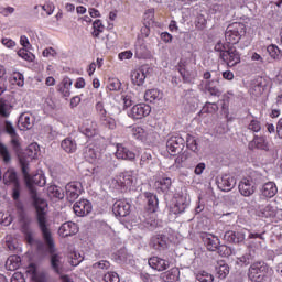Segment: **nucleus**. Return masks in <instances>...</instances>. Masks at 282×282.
Instances as JSON below:
<instances>
[{"label":"nucleus","mask_w":282,"mask_h":282,"mask_svg":"<svg viewBox=\"0 0 282 282\" xmlns=\"http://www.w3.org/2000/svg\"><path fill=\"white\" fill-rule=\"evenodd\" d=\"M37 226L47 246L51 270L55 274H63V271L65 270V257L61 253V251H58V249H56L54 245V238L52 237V231L50 230L47 218H44L42 215H40Z\"/></svg>","instance_id":"nucleus-1"},{"label":"nucleus","mask_w":282,"mask_h":282,"mask_svg":"<svg viewBox=\"0 0 282 282\" xmlns=\"http://www.w3.org/2000/svg\"><path fill=\"white\" fill-rule=\"evenodd\" d=\"M45 184H46L45 175H43L42 173L30 176V183H26V186L30 189L31 197L33 199L34 207L36 209L37 224H39L40 215L44 217V219H47V217L45 216L46 209H47V202L39 197V194H36V189L34 188V185L43 187L45 186Z\"/></svg>","instance_id":"nucleus-2"},{"label":"nucleus","mask_w":282,"mask_h":282,"mask_svg":"<svg viewBox=\"0 0 282 282\" xmlns=\"http://www.w3.org/2000/svg\"><path fill=\"white\" fill-rule=\"evenodd\" d=\"M248 279L251 282H272L270 267L263 260L254 261L248 269Z\"/></svg>","instance_id":"nucleus-3"},{"label":"nucleus","mask_w":282,"mask_h":282,"mask_svg":"<svg viewBox=\"0 0 282 282\" xmlns=\"http://www.w3.org/2000/svg\"><path fill=\"white\" fill-rule=\"evenodd\" d=\"M246 34V24L234 22L229 24L225 31V40L229 45H237L241 41V36Z\"/></svg>","instance_id":"nucleus-4"},{"label":"nucleus","mask_w":282,"mask_h":282,"mask_svg":"<svg viewBox=\"0 0 282 282\" xmlns=\"http://www.w3.org/2000/svg\"><path fill=\"white\" fill-rule=\"evenodd\" d=\"M178 72L184 83H194L197 78V69L191 59H181L178 62Z\"/></svg>","instance_id":"nucleus-5"},{"label":"nucleus","mask_w":282,"mask_h":282,"mask_svg":"<svg viewBox=\"0 0 282 282\" xmlns=\"http://www.w3.org/2000/svg\"><path fill=\"white\" fill-rule=\"evenodd\" d=\"M238 188L242 197H250L254 195V192L257 191V183L251 176H248L239 182Z\"/></svg>","instance_id":"nucleus-6"},{"label":"nucleus","mask_w":282,"mask_h":282,"mask_svg":"<svg viewBox=\"0 0 282 282\" xmlns=\"http://www.w3.org/2000/svg\"><path fill=\"white\" fill-rule=\"evenodd\" d=\"M224 63H227L228 67H235L241 63V55L235 47H229L227 51L219 55Z\"/></svg>","instance_id":"nucleus-7"},{"label":"nucleus","mask_w":282,"mask_h":282,"mask_svg":"<svg viewBox=\"0 0 282 282\" xmlns=\"http://www.w3.org/2000/svg\"><path fill=\"white\" fill-rule=\"evenodd\" d=\"M149 113H151V106L147 104H137L130 109L128 116L129 118H133V120H142V118H147Z\"/></svg>","instance_id":"nucleus-8"},{"label":"nucleus","mask_w":282,"mask_h":282,"mask_svg":"<svg viewBox=\"0 0 282 282\" xmlns=\"http://www.w3.org/2000/svg\"><path fill=\"white\" fill-rule=\"evenodd\" d=\"M117 184L121 187L135 186V184H138V173H135V171H127L119 174L117 177Z\"/></svg>","instance_id":"nucleus-9"},{"label":"nucleus","mask_w":282,"mask_h":282,"mask_svg":"<svg viewBox=\"0 0 282 282\" xmlns=\"http://www.w3.org/2000/svg\"><path fill=\"white\" fill-rule=\"evenodd\" d=\"M218 188L225 193H228L237 185V178L230 174H224L217 180Z\"/></svg>","instance_id":"nucleus-10"},{"label":"nucleus","mask_w":282,"mask_h":282,"mask_svg":"<svg viewBox=\"0 0 282 282\" xmlns=\"http://www.w3.org/2000/svg\"><path fill=\"white\" fill-rule=\"evenodd\" d=\"M91 202L87 199H80L73 206V210L77 217H85L91 213Z\"/></svg>","instance_id":"nucleus-11"},{"label":"nucleus","mask_w":282,"mask_h":282,"mask_svg":"<svg viewBox=\"0 0 282 282\" xmlns=\"http://www.w3.org/2000/svg\"><path fill=\"white\" fill-rule=\"evenodd\" d=\"M204 93L208 94V96H212L213 98H219V96H221V89H219V78L205 82Z\"/></svg>","instance_id":"nucleus-12"},{"label":"nucleus","mask_w":282,"mask_h":282,"mask_svg":"<svg viewBox=\"0 0 282 282\" xmlns=\"http://www.w3.org/2000/svg\"><path fill=\"white\" fill-rule=\"evenodd\" d=\"M112 213L116 217H127L131 213V204L127 200H117L112 206Z\"/></svg>","instance_id":"nucleus-13"},{"label":"nucleus","mask_w":282,"mask_h":282,"mask_svg":"<svg viewBox=\"0 0 282 282\" xmlns=\"http://www.w3.org/2000/svg\"><path fill=\"white\" fill-rule=\"evenodd\" d=\"M166 149L170 153H180L184 151V138L171 137L166 142Z\"/></svg>","instance_id":"nucleus-14"},{"label":"nucleus","mask_w":282,"mask_h":282,"mask_svg":"<svg viewBox=\"0 0 282 282\" xmlns=\"http://www.w3.org/2000/svg\"><path fill=\"white\" fill-rule=\"evenodd\" d=\"M148 263L152 270H156V272H164V270H169L171 267V262L169 260H164L160 257H152L148 260Z\"/></svg>","instance_id":"nucleus-15"},{"label":"nucleus","mask_w":282,"mask_h":282,"mask_svg":"<svg viewBox=\"0 0 282 282\" xmlns=\"http://www.w3.org/2000/svg\"><path fill=\"white\" fill-rule=\"evenodd\" d=\"M77 232H78V225L74 221H66L58 229L59 237H64V238L77 235Z\"/></svg>","instance_id":"nucleus-16"},{"label":"nucleus","mask_w":282,"mask_h":282,"mask_svg":"<svg viewBox=\"0 0 282 282\" xmlns=\"http://www.w3.org/2000/svg\"><path fill=\"white\" fill-rule=\"evenodd\" d=\"M225 241H228L229 243H243L246 241V231H226L224 235Z\"/></svg>","instance_id":"nucleus-17"},{"label":"nucleus","mask_w":282,"mask_h":282,"mask_svg":"<svg viewBox=\"0 0 282 282\" xmlns=\"http://www.w3.org/2000/svg\"><path fill=\"white\" fill-rule=\"evenodd\" d=\"M65 189H66V197L70 203L76 202V199L80 197V183L78 182L68 183Z\"/></svg>","instance_id":"nucleus-18"},{"label":"nucleus","mask_w":282,"mask_h":282,"mask_svg":"<svg viewBox=\"0 0 282 282\" xmlns=\"http://www.w3.org/2000/svg\"><path fill=\"white\" fill-rule=\"evenodd\" d=\"M169 238L164 235H156L151 238L150 246L154 250H158L159 252L162 250H166V246Z\"/></svg>","instance_id":"nucleus-19"},{"label":"nucleus","mask_w":282,"mask_h":282,"mask_svg":"<svg viewBox=\"0 0 282 282\" xmlns=\"http://www.w3.org/2000/svg\"><path fill=\"white\" fill-rule=\"evenodd\" d=\"M203 241L210 252H215L217 248H219V238L214 236L213 234H205L203 235Z\"/></svg>","instance_id":"nucleus-20"},{"label":"nucleus","mask_w":282,"mask_h":282,"mask_svg":"<svg viewBox=\"0 0 282 282\" xmlns=\"http://www.w3.org/2000/svg\"><path fill=\"white\" fill-rule=\"evenodd\" d=\"M80 131L87 138H94V135H98V122H96V121H86L82 126Z\"/></svg>","instance_id":"nucleus-21"},{"label":"nucleus","mask_w":282,"mask_h":282,"mask_svg":"<svg viewBox=\"0 0 282 282\" xmlns=\"http://www.w3.org/2000/svg\"><path fill=\"white\" fill-rule=\"evenodd\" d=\"M18 127L20 131L32 129V127H34V119L32 118V115L28 112L22 113L18 120Z\"/></svg>","instance_id":"nucleus-22"},{"label":"nucleus","mask_w":282,"mask_h":282,"mask_svg":"<svg viewBox=\"0 0 282 282\" xmlns=\"http://www.w3.org/2000/svg\"><path fill=\"white\" fill-rule=\"evenodd\" d=\"M116 158H118V160H129L132 162V160H135V153L124 148L122 144H117Z\"/></svg>","instance_id":"nucleus-23"},{"label":"nucleus","mask_w":282,"mask_h":282,"mask_svg":"<svg viewBox=\"0 0 282 282\" xmlns=\"http://www.w3.org/2000/svg\"><path fill=\"white\" fill-rule=\"evenodd\" d=\"M135 57L137 58H150L151 52L147 48L144 40H138L135 43Z\"/></svg>","instance_id":"nucleus-24"},{"label":"nucleus","mask_w":282,"mask_h":282,"mask_svg":"<svg viewBox=\"0 0 282 282\" xmlns=\"http://www.w3.org/2000/svg\"><path fill=\"white\" fill-rule=\"evenodd\" d=\"M144 80H147V73L144 69H135L131 73V83L132 85H137V87H142L144 85Z\"/></svg>","instance_id":"nucleus-25"},{"label":"nucleus","mask_w":282,"mask_h":282,"mask_svg":"<svg viewBox=\"0 0 282 282\" xmlns=\"http://www.w3.org/2000/svg\"><path fill=\"white\" fill-rule=\"evenodd\" d=\"M254 260H256L254 250H249L245 254L238 257L236 263L237 265L247 267V265H251V263H254Z\"/></svg>","instance_id":"nucleus-26"},{"label":"nucleus","mask_w":282,"mask_h":282,"mask_svg":"<svg viewBox=\"0 0 282 282\" xmlns=\"http://www.w3.org/2000/svg\"><path fill=\"white\" fill-rule=\"evenodd\" d=\"M163 97L164 94L158 88L149 89L144 94V99L147 100V102H160Z\"/></svg>","instance_id":"nucleus-27"},{"label":"nucleus","mask_w":282,"mask_h":282,"mask_svg":"<svg viewBox=\"0 0 282 282\" xmlns=\"http://www.w3.org/2000/svg\"><path fill=\"white\" fill-rule=\"evenodd\" d=\"M249 149H260L262 151H268L270 145L264 137L254 135L253 140L249 143Z\"/></svg>","instance_id":"nucleus-28"},{"label":"nucleus","mask_w":282,"mask_h":282,"mask_svg":"<svg viewBox=\"0 0 282 282\" xmlns=\"http://www.w3.org/2000/svg\"><path fill=\"white\" fill-rule=\"evenodd\" d=\"M260 192L262 197L272 198L274 197V195H276L279 189L276 188V184H274V182H268L264 185H262Z\"/></svg>","instance_id":"nucleus-29"},{"label":"nucleus","mask_w":282,"mask_h":282,"mask_svg":"<svg viewBox=\"0 0 282 282\" xmlns=\"http://www.w3.org/2000/svg\"><path fill=\"white\" fill-rule=\"evenodd\" d=\"M57 91H59V94H62L63 98H69V96H72V79H69L68 77H65L62 80V84L57 86Z\"/></svg>","instance_id":"nucleus-30"},{"label":"nucleus","mask_w":282,"mask_h":282,"mask_svg":"<svg viewBox=\"0 0 282 282\" xmlns=\"http://www.w3.org/2000/svg\"><path fill=\"white\" fill-rule=\"evenodd\" d=\"M84 158L90 162L94 163L98 158H100V152L96 150V147L94 145H88L84 149Z\"/></svg>","instance_id":"nucleus-31"},{"label":"nucleus","mask_w":282,"mask_h":282,"mask_svg":"<svg viewBox=\"0 0 282 282\" xmlns=\"http://www.w3.org/2000/svg\"><path fill=\"white\" fill-rule=\"evenodd\" d=\"M61 147L63 151L66 153H76V150L78 149V144L76 143V140L72 138H66L62 141Z\"/></svg>","instance_id":"nucleus-32"},{"label":"nucleus","mask_w":282,"mask_h":282,"mask_svg":"<svg viewBox=\"0 0 282 282\" xmlns=\"http://www.w3.org/2000/svg\"><path fill=\"white\" fill-rule=\"evenodd\" d=\"M3 182L6 185L13 184V186H15L17 184H19V178L17 177V172L14 171V169H9L3 174Z\"/></svg>","instance_id":"nucleus-33"},{"label":"nucleus","mask_w":282,"mask_h":282,"mask_svg":"<svg viewBox=\"0 0 282 282\" xmlns=\"http://www.w3.org/2000/svg\"><path fill=\"white\" fill-rule=\"evenodd\" d=\"M144 195L148 202L149 213H155L158 210V196L149 192L145 193Z\"/></svg>","instance_id":"nucleus-34"},{"label":"nucleus","mask_w":282,"mask_h":282,"mask_svg":"<svg viewBox=\"0 0 282 282\" xmlns=\"http://www.w3.org/2000/svg\"><path fill=\"white\" fill-rule=\"evenodd\" d=\"M20 166L24 177L25 184H30V162L25 160V158H20Z\"/></svg>","instance_id":"nucleus-35"},{"label":"nucleus","mask_w":282,"mask_h":282,"mask_svg":"<svg viewBox=\"0 0 282 282\" xmlns=\"http://www.w3.org/2000/svg\"><path fill=\"white\" fill-rule=\"evenodd\" d=\"M173 181L171 177H162L155 182V187L162 191V193H167L170 191Z\"/></svg>","instance_id":"nucleus-36"},{"label":"nucleus","mask_w":282,"mask_h":282,"mask_svg":"<svg viewBox=\"0 0 282 282\" xmlns=\"http://www.w3.org/2000/svg\"><path fill=\"white\" fill-rule=\"evenodd\" d=\"M47 194H48V197L55 198V199H63V197H65V194L63 193V188L56 185H51L47 188Z\"/></svg>","instance_id":"nucleus-37"},{"label":"nucleus","mask_w":282,"mask_h":282,"mask_svg":"<svg viewBox=\"0 0 282 282\" xmlns=\"http://www.w3.org/2000/svg\"><path fill=\"white\" fill-rule=\"evenodd\" d=\"M6 265L11 271L18 270V268L21 267V257H19V256H10L8 258V260H7Z\"/></svg>","instance_id":"nucleus-38"},{"label":"nucleus","mask_w":282,"mask_h":282,"mask_svg":"<svg viewBox=\"0 0 282 282\" xmlns=\"http://www.w3.org/2000/svg\"><path fill=\"white\" fill-rule=\"evenodd\" d=\"M259 217H274L276 215V208H274L272 205H267L264 207H261L258 212Z\"/></svg>","instance_id":"nucleus-39"},{"label":"nucleus","mask_w":282,"mask_h":282,"mask_svg":"<svg viewBox=\"0 0 282 282\" xmlns=\"http://www.w3.org/2000/svg\"><path fill=\"white\" fill-rule=\"evenodd\" d=\"M216 274H218V279H226V276L230 274V269L228 268V264L224 262H218V265H216Z\"/></svg>","instance_id":"nucleus-40"},{"label":"nucleus","mask_w":282,"mask_h":282,"mask_svg":"<svg viewBox=\"0 0 282 282\" xmlns=\"http://www.w3.org/2000/svg\"><path fill=\"white\" fill-rule=\"evenodd\" d=\"M151 165H153V155H151L149 152H143L140 159V167L149 169Z\"/></svg>","instance_id":"nucleus-41"},{"label":"nucleus","mask_w":282,"mask_h":282,"mask_svg":"<svg viewBox=\"0 0 282 282\" xmlns=\"http://www.w3.org/2000/svg\"><path fill=\"white\" fill-rule=\"evenodd\" d=\"M131 134L133 135V138H135V140H147V131L143 130L142 127L140 126H134L131 129Z\"/></svg>","instance_id":"nucleus-42"},{"label":"nucleus","mask_w":282,"mask_h":282,"mask_svg":"<svg viewBox=\"0 0 282 282\" xmlns=\"http://www.w3.org/2000/svg\"><path fill=\"white\" fill-rule=\"evenodd\" d=\"M99 122L101 127H106V129H110L111 131H113V129H116L117 127L116 119L109 117V115H107L102 119H99Z\"/></svg>","instance_id":"nucleus-43"},{"label":"nucleus","mask_w":282,"mask_h":282,"mask_svg":"<svg viewBox=\"0 0 282 282\" xmlns=\"http://www.w3.org/2000/svg\"><path fill=\"white\" fill-rule=\"evenodd\" d=\"M107 87L109 91H122V82L118 78H110Z\"/></svg>","instance_id":"nucleus-44"},{"label":"nucleus","mask_w":282,"mask_h":282,"mask_svg":"<svg viewBox=\"0 0 282 282\" xmlns=\"http://www.w3.org/2000/svg\"><path fill=\"white\" fill-rule=\"evenodd\" d=\"M93 36L95 39H98L100 36V34H102V32H105V25L102 24V21L100 20H95L93 22Z\"/></svg>","instance_id":"nucleus-45"},{"label":"nucleus","mask_w":282,"mask_h":282,"mask_svg":"<svg viewBox=\"0 0 282 282\" xmlns=\"http://www.w3.org/2000/svg\"><path fill=\"white\" fill-rule=\"evenodd\" d=\"M213 10L214 12H219L223 17H228L232 7L230 4H214Z\"/></svg>","instance_id":"nucleus-46"},{"label":"nucleus","mask_w":282,"mask_h":282,"mask_svg":"<svg viewBox=\"0 0 282 282\" xmlns=\"http://www.w3.org/2000/svg\"><path fill=\"white\" fill-rule=\"evenodd\" d=\"M96 113L99 118V120L106 118V116H109V112H107V108H105V102L97 101L95 105Z\"/></svg>","instance_id":"nucleus-47"},{"label":"nucleus","mask_w":282,"mask_h":282,"mask_svg":"<svg viewBox=\"0 0 282 282\" xmlns=\"http://www.w3.org/2000/svg\"><path fill=\"white\" fill-rule=\"evenodd\" d=\"M69 259L70 265L76 268V265H80V263H83L85 258L80 254V252L74 251L69 254Z\"/></svg>","instance_id":"nucleus-48"},{"label":"nucleus","mask_w":282,"mask_h":282,"mask_svg":"<svg viewBox=\"0 0 282 282\" xmlns=\"http://www.w3.org/2000/svg\"><path fill=\"white\" fill-rule=\"evenodd\" d=\"M196 279L199 282H213L215 281V276L213 274L206 272V271H200L196 274Z\"/></svg>","instance_id":"nucleus-49"},{"label":"nucleus","mask_w":282,"mask_h":282,"mask_svg":"<svg viewBox=\"0 0 282 282\" xmlns=\"http://www.w3.org/2000/svg\"><path fill=\"white\" fill-rule=\"evenodd\" d=\"M39 144L37 143H31L26 149V155L28 158H31V160H34L39 155Z\"/></svg>","instance_id":"nucleus-50"},{"label":"nucleus","mask_w":282,"mask_h":282,"mask_svg":"<svg viewBox=\"0 0 282 282\" xmlns=\"http://www.w3.org/2000/svg\"><path fill=\"white\" fill-rule=\"evenodd\" d=\"M18 56H20V58H23V61H28L29 63H32V61H34V54L25 48H20L18 51Z\"/></svg>","instance_id":"nucleus-51"},{"label":"nucleus","mask_w":282,"mask_h":282,"mask_svg":"<svg viewBox=\"0 0 282 282\" xmlns=\"http://www.w3.org/2000/svg\"><path fill=\"white\" fill-rule=\"evenodd\" d=\"M0 116L3 118L10 116V104L3 99H0Z\"/></svg>","instance_id":"nucleus-52"},{"label":"nucleus","mask_w":282,"mask_h":282,"mask_svg":"<svg viewBox=\"0 0 282 282\" xmlns=\"http://www.w3.org/2000/svg\"><path fill=\"white\" fill-rule=\"evenodd\" d=\"M0 156L2 158L3 162L8 163L12 158L10 156V150H8V147L6 144L0 143Z\"/></svg>","instance_id":"nucleus-53"},{"label":"nucleus","mask_w":282,"mask_h":282,"mask_svg":"<svg viewBox=\"0 0 282 282\" xmlns=\"http://www.w3.org/2000/svg\"><path fill=\"white\" fill-rule=\"evenodd\" d=\"M11 138V147L15 153H19L21 151V137L19 134H14Z\"/></svg>","instance_id":"nucleus-54"},{"label":"nucleus","mask_w":282,"mask_h":282,"mask_svg":"<svg viewBox=\"0 0 282 282\" xmlns=\"http://www.w3.org/2000/svg\"><path fill=\"white\" fill-rule=\"evenodd\" d=\"M186 142L187 148H189L191 151H193L194 153L199 152V145L197 144V140L195 139V137H188Z\"/></svg>","instance_id":"nucleus-55"},{"label":"nucleus","mask_w":282,"mask_h":282,"mask_svg":"<svg viewBox=\"0 0 282 282\" xmlns=\"http://www.w3.org/2000/svg\"><path fill=\"white\" fill-rule=\"evenodd\" d=\"M166 282H174L177 281V269H171L170 271L163 274Z\"/></svg>","instance_id":"nucleus-56"},{"label":"nucleus","mask_w":282,"mask_h":282,"mask_svg":"<svg viewBox=\"0 0 282 282\" xmlns=\"http://www.w3.org/2000/svg\"><path fill=\"white\" fill-rule=\"evenodd\" d=\"M109 268H111V263L107 260H100L93 264L94 270H109Z\"/></svg>","instance_id":"nucleus-57"},{"label":"nucleus","mask_w":282,"mask_h":282,"mask_svg":"<svg viewBox=\"0 0 282 282\" xmlns=\"http://www.w3.org/2000/svg\"><path fill=\"white\" fill-rule=\"evenodd\" d=\"M267 52L271 56V58H279V55L281 54V50H279V46L272 44L267 47Z\"/></svg>","instance_id":"nucleus-58"},{"label":"nucleus","mask_w":282,"mask_h":282,"mask_svg":"<svg viewBox=\"0 0 282 282\" xmlns=\"http://www.w3.org/2000/svg\"><path fill=\"white\" fill-rule=\"evenodd\" d=\"M117 259H118L119 263H127L129 261V259H131V256L129 253H127V250L120 249L118 251Z\"/></svg>","instance_id":"nucleus-59"},{"label":"nucleus","mask_w":282,"mask_h":282,"mask_svg":"<svg viewBox=\"0 0 282 282\" xmlns=\"http://www.w3.org/2000/svg\"><path fill=\"white\" fill-rule=\"evenodd\" d=\"M106 282H120V275L116 272H108L104 275Z\"/></svg>","instance_id":"nucleus-60"},{"label":"nucleus","mask_w":282,"mask_h":282,"mask_svg":"<svg viewBox=\"0 0 282 282\" xmlns=\"http://www.w3.org/2000/svg\"><path fill=\"white\" fill-rule=\"evenodd\" d=\"M0 224L2 226H10L12 224V216L3 212H0Z\"/></svg>","instance_id":"nucleus-61"},{"label":"nucleus","mask_w":282,"mask_h":282,"mask_svg":"<svg viewBox=\"0 0 282 282\" xmlns=\"http://www.w3.org/2000/svg\"><path fill=\"white\" fill-rule=\"evenodd\" d=\"M4 131L8 133V135H10V138L18 135L17 129H14V126L10 121H4Z\"/></svg>","instance_id":"nucleus-62"},{"label":"nucleus","mask_w":282,"mask_h":282,"mask_svg":"<svg viewBox=\"0 0 282 282\" xmlns=\"http://www.w3.org/2000/svg\"><path fill=\"white\" fill-rule=\"evenodd\" d=\"M249 131H252L253 133H259L261 131V122L257 120H251L248 126Z\"/></svg>","instance_id":"nucleus-63"},{"label":"nucleus","mask_w":282,"mask_h":282,"mask_svg":"<svg viewBox=\"0 0 282 282\" xmlns=\"http://www.w3.org/2000/svg\"><path fill=\"white\" fill-rule=\"evenodd\" d=\"M263 85H261V83L254 84L252 86L253 96H261V94H263Z\"/></svg>","instance_id":"nucleus-64"}]
</instances>
